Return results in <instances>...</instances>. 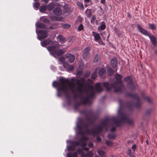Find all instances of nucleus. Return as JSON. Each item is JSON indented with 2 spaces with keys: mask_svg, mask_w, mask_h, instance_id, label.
Here are the masks:
<instances>
[{
  "mask_svg": "<svg viewBox=\"0 0 157 157\" xmlns=\"http://www.w3.org/2000/svg\"><path fill=\"white\" fill-rule=\"evenodd\" d=\"M70 27V25L68 24H65L64 25H63V29H67Z\"/></svg>",
  "mask_w": 157,
  "mask_h": 157,
  "instance_id": "nucleus-46",
  "label": "nucleus"
},
{
  "mask_svg": "<svg viewBox=\"0 0 157 157\" xmlns=\"http://www.w3.org/2000/svg\"><path fill=\"white\" fill-rule=\"evenodd\" d=\"M148 28L151 30H156L157 29V26L154 23H149L148 24Z\"/></svg>",
  "mask_w": 157,
  "mask_h": 157,
  "instance_id": "nucleus-21",
  "label": "nucleus"
},
{
  "mask_svg": "<svg viewBox=\"0 0 157 157\" xmlns=\"http://www.w3.org/2000/svg\"><path fill=\"white\" fill-rule=\"evenodd\" d=\"M82 149L86 151H88L89 150V148L88 147H84Z\"/></svg>",
  "mask_w": 157,
  "mask_h": 157,
  "instance_id": "nucleus-58",
  "label": "nucleus"
},
{
  "mask_svg": "<svg viewBox=\"0 0 157 157\" xmlns=\"http://www.w3.org/2000/svg\"><path fill=\"white\" fill-rule=\"evenodd\" d=\"M82 137L79 140V141L81 142V146L82 147H85L86 145V141L87 140V137L84 136V135H81Z\"/></svg>",
  "mask_w": 157,
  "mask_h": 157,
  "instance_id": "nucleus-12",
  "label": "nucleus"
},
{
  "mask_svg": "<svg viewBox=\"0 0 157 157\" xmlns=\"http://www.w3.org/2000/svg\"><path fill=\"white\" fill-rule=\"evenodd\" d=\"M96 140L97 141L99 142L101 141V139L99 137H96Z\"/></svg>",
  "mask_w": 157,
  "mask_h": 157,
  "instance_id": "nucleus-57",
  "label": "nucleus"
},
{
  "mask_svg": "<svg viewBox=\"0 0 157 157\" xmlns=\"http://www.w3.org/2000/svg\"><path fill=\"white\" fill-rule=\"evenodd\" d=\"M60 82L54 81L52 83V86L57 88V96L60 97L62 95L61 91H62L67 98L68 104H71V97L69 95V90H71L72 93H75L74 86L77 85L76 90L78 93L77 94H75L73 98L74 99L79 97L80 99V103H76L74 105V108L75 111L78 110L79 106L81 104L85 105L90 103L89 98H93L94 94V90L91 86H90V89L84 88V84L86 82V80L83 78L81 77L80 79L75 77L72 78L71 79V85L70 82L68 79L63 77L60 78Z\"/></svg>",
  "mask_w": 157,
  "mask_h": 157,
  "instance_id": "nucleus-1",
  "label": "nucleus"
},
{
  "mask_svg": "<svg viewBox=\"0 0 157 157\" xmlns=\"http://www.w3.org/2000/svg\"><path fill=\"white\" fill-rule=\"evenodd\" d=\"M145 99L148 103H151V101L149 98L147 97Z\"/></svg>",
  "mask_w": 157,
  "mask_h": 157,
  "instance_id": "nucleus-52",
  "label": "nucleus"
},
{
  "mask_svg": "<svg viewBox=\"0 0 157 157\" xmlns=\"http://www.w3.org/2000/svg\"><path fill=\"white\" fill-rule=\"evenodd\" d=\"M121 120L122 121L126 122L128 124L131 125L133 124V121L128 118L127 116L123 113L122 116L121 117Z\"/></svg>",
  "mask_w": 157,
  "mask_h": 157,
  "instance_id": "nucleus-10",
  "label": "nucleus"
},
{
  "mask_svg": "<svg viewBox=\"0 0 157 157\" xmlns=\"http://www.w3.org/2000/svg\"><path fill=\"white\" fill-rule=\"evenodd\" d=\"M94 89L97 92H100L103 90V89L101 87L100 83H96L94 86Z\"/></svg>",
  "mask_w": 157,
  "mask_h": 157,
  "instance_id": "nucleus-17",
  "label": "nucleus"
},
{
  "mask_svg": "<svg viewBox=\"0 0 157 157\" xmlns=\"http://www.w3.org/2000/svg\"><path fill=\"white\" fill-rule=\"evenodd\" d=\"M107 137L109 139H113L116 137V135L114 134H109L108 135Z\"/></svg>",
  "mask_w": 157,
  "mask_h": 157,
  "instance_id": "nucleus-38",
  "label": "nucleus"
},
{
  "mask_svg": "<svg viewBox=\"0 0 157 157\" xmlns=\"http://www.w3.org/2000/svg\"><path fill=\"white\" fill-rule=\"evenodd\" d=\"M47 31L46 30H40L38 31V33L40 36L37 35V38L40 40L46 38L48 36Z\"/></svg>",
  "mask_w": 157,
  "mask_h": 157,
  "instance_id": "nucleus-8",
  "label": "nucleus"
},
{
  "mask_svg": "<svg viewBox=\"0 0 157 157\" xmlns=\"http://www.w3.org/2000/svg\"><path fill=\"white\" fill-rule=\"evenodd\" d=\"M107 72L108 75L111 76L113 74V71L111 67H109L107 69Z\"/></svg>",
  "mask_w": 157,
  "mask_h": 157,
  "instance_id": "nucleus-31",
  "label": "nucleus"
},
{
  "mask_svg": "<svg viewBox=\"0 0 157 157\" xmlns=\"http://www.w3.org/2000/svg\"><path fill=\"white\" fill-rule=\"evenodd\" d=\"M105 2V0H101L100 1V3L101 4H104Z\"/></svg>",
  "mask_w": 157,
  "mask_h": 157,
  "instance_id": "nucleus-61",
  "label": "nucleus"
},
{
  "mask_svg": "<svg viewBox=\"0 0 157 157\" xmlns=\"http://www.w3.org/2000/svg\"><path fill=\"white\" fill-rule=\"evenodd\" d=\"M65 56L68 58V61L71 63H73L75 59V57L74 55H71L70 53H67L65 55Z\"/></svg>",
  "mask_w": 157,
  "mask_h": 157,
  "instance_id": "nucleus-16",
  "label": "nucleus"
},
{
  "mask_svg": "<svg viewBox=\"0 0 157 157\" xmlns=\"http://www.w3.org/2000/svg\"><path fill=\"white\" fill-rule=\"evenodd\" d=\"M105 144L108 146H112L113 145V143L112 142L106 140L105 141Z\"/></svg>",
  "mask_w": 157,
  "mask_h": 157,
  "instance_id": "nucleus-45",
  "label": "nucleus"
},
{
  "mask_svg": "<svg viewBox=\"0 0 157 157\" xmlns=\"http://www.w3.org/2000/svg\"><path fill=\"white\" fill-rule=\"evenodd\" d=\"M67 157H77V153L76 152L74 153L69 152L67 154Z\"/></svg>",
  "mask_w": 157,
  "mask_h": 157,
  "instance_id": "nucleus-27",
  "label": "nucleus"
},
{
  "mask_svg": "<svg viewBox=\"0 0 157 157\" xmlns=\"http://www.w3.org/2000/svg\"><path fill=\"white\" fill-rule=\"evenodd\" d=\"M53 12L57 16L61 15L62 14V11L60 8L56 7L53 10Z\"/></svg>",
  "mask_w": 157,
  "mask_h": 157,
  "instance_id": "nucleus-14",
  "label": "nucleus"
},
{
  "mask_svg": "<svg viewBox=\"0 0 157 157\" xmlns=\"http://www.w3.org/2000/svg\"><path fill=\"white\" fill-rule=\"evenodd\" d=\"M47 9H48L49 11H50L54 7L55 5L54 3H51L47 6Z\"/></svg>",
  "mask_w": 157,
  "mask_h": 157,
  "instance_id": "nucleus-24",
  "label": "nucleus"
},
{
  "mask_svg": "<svg viewBox=\"0 0 157 157\" xmlns=\"http://www.w3.org/2000/svg\"><path fill=\"white\" fill-rule=\"evenodd\" d=\"M63 66L65 68H66L70 71H72L74 68V67L72 65L68 66V63H63Z\"/></svg>",
  "mask_w": 157,
  "mask_h": 157,
  "instance_id": "nucleus-22",
  "label": "nucleus"
},
{
  "mask_svg": "<svg viewBox=\"0 0 157 157\" xmlns=\"http://www.w3.org/2000/svg\"><path fill=\"white\" fill-rule=\"evenodd\" d=\"M116 128L115 127H112L111 129V131L112 132H114L115 131Z\"/></svg>",
  "mask_w": 157,
  "mask_h": 157,
  "instance_id": "nucleus-56",
  "label": "nucleus"
},
{
  "mask_svg": "<svg viewBox=\"0 0 157 157\" xmlns=\"http://www.w3.org/2000/svg\"><path fill=\"white\" fill-rule=\"evenodd\" d=\"M122 101L121 100H119V104H120V107H121L122 106Z\"/></svg>",
  "mask_w": 157,
  "mask_h": 157,
  "instance_id": "nucleus-60",
  "label": "nucleus"
},
{
  "mask_svg": "<svg viewBox=\"0 0 157 157\" xmlns=\"http://www.w3.org/2000/svg\"><path fill=\"white\" fill-rule=\"evenodd\" d=\"M82 73V71H79L77 72L76 75L77 76H79Z\"/></svg>",
  "mask_w": 157,
  "mask_h": 157,
  "instance_id": "nucleus-51",
  "label": "nucleus"
},
{
  "mask_svg": "<svg viewBox=\"0 0 157 157\" xmlns=\"http://www.w3.org/2000/svg\"><path fill=\"white\" fill-rule=\"evenodd\" d=\"M64 60V58L63 57H61L59 59V61L61 63L63 62Z\"/></svg>",
  "mask_w": 157,
  "mask_h": 157,
  "instance_id": "nucleus-49",
  "label": "nucleus"
},
{
  "mask_svg": "<svg viewBox=\"0 0 157 157\" xmlns=\"http://www.w3.org/2000/svg\"><path fill=\"white\" fill-rule=\"evenodd\" d=\"M127 85L129 88L132 90H135L137 86L136 83L133 82L132 81L130 82H128Z\"/></svg>",
  "mask_w": 157,
  "mask_h": 157,
  "instance_id": "nucleus-11",
  "label": "nucleus"
},
{
  "mask_svg": "<svg viewBox=\"0 0 157 157\" xmlns=\"http://www.w3.org/2000/svg\"><path fill=\"white\" fill-rule=\"evenodd\" d=\"M86 119L87 121H89L91 124H93L94 123V121L90 120L89 117H87Z\"/></svg>",
  "mask_w": 157,
  "mask_h": 157,
  "instance_id": "nucleus-50",
  "label": "nucleus"
},
{
  "mask_svg": "<svg viewBox=\"0 0 157 157\" xmlns=\"http://www.w3.org/2000/svg\"><path fill=\"white\" fill-rule=\"evenodd\" d=\"M87 82H89V83H93V81L92 80H90V79H88Z\"/></svg>",
  "mask_w": 157,
  "mask_h": 157,
  "instance_id": "nucleus-59",
  "label": "nucleus"
},
{
  "mask_svg": "<svg viewBox=\"0 0 157 157\" xmlns=\"http://www.w3.org/2000/svg\"><path fill=\"white\" fill-rule=\"evenodd\" d=\"M51 69L52 70H55L56 69V67L55 66H51Z\"/></svg>",
  "mask_w": 157,
  "mask_h": 157,
  "instance_id": "nucleus-55",
  "label": "nucleus"
},
{
  "mask_svg": "<svg viewBox=\"0 0 157 157\" xmlns=\"http://www.w3.org/2000/svg\"><path fill=\"white\" fill-rule=\"evenodd\" d=\"M122 77L121 75L117 73L115 75V78L116 79L115 82L110 84L107 82H105L102 83V85L107 91H110L111 88H114L115 92H121L124 87L121 80Z\"/></svg>",
  "mask_w": 157,
  "mask_h": 157,
  "instance_id": "nucleus-3",
  "label": "nucleus"
},
{
  "mask_svg": "<svg viewBox=\"0 0 157 157\" xmlns=\"http://www.w3.org/2000/svg\"><path fill=\"white\" fill-rule=\"evenodd\" d=\"M92 34L94 37V40L96 42H99V41L101 39L99 34L94 32H92Z\"/></svg>",
  "mask_w": 157,
  "mask_h": 157,
  "instance_id": "nucleus-19",
  "label": "nucleus"
},
{
  "mask_svg": "<svg viewBox=\"0 0 157 157\" xmlns=\"http://www.w3.org/2000/svg\"><path fill=\"white\" fill-rule=\"evenodd\" d=\"M93 155V152L92 151H89L86 154V156L88 157H92Z\"/></svg>",
  "mask_w": 157,
  "mask_h": 157,
  "instance_id": "nucleus-43",
  "label": "nucleus"
},
{
  "mask_svg": "<svg viewBox=\"0 0 157 157\" xmlns=\"http://www.w3.org/2000/svg\"><path fill=\"white\" fill-rule=\"evenodd\" d=\"M71 144L74 146H75H75H78L79 145H81V144L79 140L78 141L71 142Z\"/></svg>",
  "mask_w": 157,
  "mask_h": 157,
  "instance_id": "nucleus-33",
  "label": "nucleus"
},
{
  "mask_svg": "<svg viewBox=\"0 0 157 157\" xmlns=\"http://www.w3.org/2000/svg\"><path fill=\"white\" fill-rule=\"evenodd\" d=\"M90 48L89 47H86L83 50V53L82 55L83 59H88L90 55Z\"/></svg>",
  "mask_w": 157,
  "mask_h": 157,
  "instance_id": "nucleus-9",
  "label": "nucleus"
},
{
  "mask_svg": "<svg viewBox=\"0 0 157 157\" xmlns=\"http://www.w3.org/2000/svg\"><path fill=\"white\" fill-rule=\"evenodd\" d=\"M83 29V26L82 24H81L78 27V30L79 31L82 30Z\"/></svg>",
  "mask_w": 157,
  "mask_h": 157,
  "instance_id": "nucleus-47",
  "label": "nucleus"
},
{
  "mask_svg": "<svg viewBox=\"0 0 157 157\" xmlns=\"http://www.w3.org/2000/svg\"><path fill=\"white\" fill-rule=\"evenodd\" d=\"M100 57L99 55L98 54H96L94 59V62H98L99 60L100 59Z\"/></svg>",
  "mask_w": 157,
  "mask_h": 157,
  "instance_id": "nucleus-42",
  "label": "nucleus"
},
{
  "mask_svg": "<svg viewBox=\"0 0 157 157\" xmlns=\"http://www.w3.org/2000/svg\"><path fill=\"white\" fill-rule=\"evenodd\" d=\"M49 0H42L43 2H44L45 3H47L48 2Z\"/></svg>",
  "mask_w": 157,
  "mask_h": 157,
  "instance_id": "nucleus-63",
  "label": "nucleus"
},
{
  "mask_svg": "<svg viewBox=\"0 0 157 157\" xmlns=\"http://www.w3.org/2000/svg\"><path fill=\"white\" fill-rule=\"evenodd\" d=\"M77 5L80 9L82 10L83 9L84 7L83 4L81 2H78L77 3Z\"/></svg>",
  "mask_w": 157,
  "mask_h": 157,
  "instance_id": "nucleus-44",
  "label": "nucleus"
},
{
  "mask_svg": "<svg viewBox=\"0 0 157 157\" xmlns=\"http://www.w3.org/2000/svg\"><path fill=\"white\" fill-rule=\"evenodd\" d=\"M47 10V6H40L39 9V10L41 13H44Z\"/></svg>",
  "mask_w": 157,
  "mask_h": 157,
  "instance_id": "nucleus-26",
  "label": "nucleus"
},
{
  "mask_svg": "<svg viewBox=\"0 0 157 157\" xmlns=\"http://www.w3.org/2000/svg\"><path fill=\"white\" fill-rule=\"evenodd\" d=\"M90 75V72L87 71L84 73L83 77L85 78H87Z\"/></svg>",
  "mask_w": 157,
  "mask_h": 157,
  "instance_id": "nucleus-40",
  "label": "nucleus"
},
{
  "mask_svg": "<svg viewBox=\"0 0 157 157\" xmlns=\"http://www.w3.org/2000/svg\"><path fill=\"white\" fill-rule=\"evenodd\" d=\"M88 146L90 147H92L93 146V144L92 143H90L88 144Z\"/></svg>",
  "mask_w": 157,
  "mask_h": 157,
  "instance_id": "nucleus-53",
  "label": "nucleus"
},
{
  "mask_svg": "<svg viewBox=\"0 0 157 157\" xmlns=\"http://www.w3.org/2000/svg\"><path fill=\"white\" fill-rule=\"evenodd\" d=\"M124 80L125 82H130L132 81V79L130 76H128L125 77Z\"/></svg>",
  "mask_w": 157,
  "mask_h": 157,
  "instance_id": "nucleus-36",
  "label": "nucleus"
},
{
  "mask_svg": "<svg viewBox=\"0 0 157 157\" xmlns=\"http://www.w3.org/2000/svg\"><path fill=\"white\" fill-rule=\"evenodd\" d=\"M64 8L65 9V11L66 12H68L69 11V9L66 8L65 7H64Z\"/></svg>",
  "mask_w": 157,
  "mask_h": 157,
  "instance_id": "nucleus-62",
  "label": "nucleus"
},
{
  "mask_svg": "<svg viewBox=\"0 0 157 157\" xmlns=\"http://www.w3.org/2000/svg\"><path fill=\"white\" fill-rule=\"evenodd\" d=\"M106 73V70L105 69L101 68L98 71V74L100 76H102L105 74Z\"/></svg>",
  "mask_w": 157,
  "mask_h": 157,
  "instance_id": "nucleus-23",
  "label": "nucleus"
},
{
  "mask_svg": "<svg viewBox=\"0 0 157 157\" xmlns=\"http://www.w3.org/2000/svg\"><path fill=\"white\" fill-rule=\"evenodd\" d=\"M98 154L101 156H104L105 155V152L101 150H98L97 151Z\"/></svg>",
  "mask_w": 157,
  "mask_h": 157,
  "instance_id": "nucleus-34",
  "label": "nucleus"
},
{
  "mask_svg": "<svg viewBox=\"0 0 157 157\" xmlns=\"http://www.w3.org/2000/svg\"><path fill=\"white\" fill-rule=\"evenodd\" d=\"M137 28L140 33L149 37L151 42L154 46H155L157 45V40L154 35L149 34L146 30L141 27L139 25H137Z\"/></svg>",
  "mask_w": 157,
  "mask_h": 157,
  "instance_id": "nucleus-4",
  "label": "nucleus"
},
{
  "mask_svg": "<svg viewBox=\"0 0 157 157\" xmlns=\"http://www.w3.org/2000/svg\"><path fill=\"white\" fill-rule=\"evenodd\" d=\"M52 42V40L48 38L42 41H41L40 44L42 47H46L47 45L50 44Z\"/></svg>",
  "mask_w": 157,
  "mask_h": 157,
  "instance_id": "nucleus-13",
  "label": "nucleus"
},
{
  "mask_svg": "<svg viewBox=\"0 0 157 157\" xmlns=\"http://www.w3.org/2000/svg\"><path fill=\"white\" fill-rule=\"evenodd\" d=\"M111 65L113 68H115L117 66V61L116 58H112L111 60Z\"/></svg>",
  "mask_w": 157,
  "mask_h": 157,
  "instance_id": "nucleus-20",
  "label": "nucleus"
},
{
  "mask_svg": "<svg viewBox=\"0 0 157 157\" xmlns=\"http://www.w3.org/2000/svg\"><path fill=\"white\" fill-rule=\"evenodd\" d=\"M43 22L45 23H48L50 22L49 20L47 18H45L42 21Z\"/></svg>",
  "mask_w": 157,
  "mask_h": 157,
  "instance_id": "nucleus-48",
  "label": "nucleus"
},
{
  "mask_svg": "<svg viewBox=\"0 0 157 157\" xmlns=\"http://www.w3.org/2000/svg\"><path fill=\"white\" fill-rule=\"evenodd\" d=\"M36 26L38 28L41 29L45 28L46 26L42 23H38L36 24Z\"/></svg>",
  "mask_w": 157,
  "mask_h": 157,
  "instance_id": "nucleus-25",
  "label": "nucleus"
},
{
  "mask_svg": "<svg viewBox=\"0 0 157 157\" xmlns=\"http://www.w3.org/2000/svg\"><path fill=\"white\" fill-rule=\"evenodd\" d=\"M64 53V52L61 49H58V51L57 52H56V55H57L58 56H59L62 55H63V53Z\"/></svg>",
  "mask_w": 157,
  "mask_h": 157,
  "instance_id": "nucleus-28",
  "label": "nucleus"
},
{
  "mask_svg": "<svg viewBox=\"0 0 157 157\" xmlns=\"http://www.w3.org/2000/svg\"><path fill=\"white\" fill-rule=\"evenodd\" d=\"M97 71H94V72H93L91 76V79H95L97 77Z\"/></svg>",
  "mask_w": 157,
  "mask_h": 157,
  "instance_id": "nucleus-35",
  "label": "nucleus"
},
{
  "mask_svg": "<svg viewBox=\"0 0 157 157\" xmlns=\"http://www.w3.org/2000/svg\"><path fill=\"white\" fill-rule=\"evenodd\" d=\"M96 20V17L95 15H93L92 16L91 20L90 22L92 24H94L95 22V21Z\"/></svg>",
  "mask_w": 157,
  "mask_h": 157,
  "instance_id": "nucleus-41",
  "label": "nucleus"
},
{
  "mask_svg": "<svg viewBox=\"0 0 157 157\" xmlns=\"http://www.w3.org/2000/svg\"><path fill=\"white\" fill-rule=\"evenodd\" d=\"M120 114L121 117H120L121 119L120 120H118L117 118L116 117H113L111 118H106L104 119L101 121V124L102 125L103 128H107L109 123L111 121H113L114 124L117 126L118 127L120 126L121 122H123L121 120V117L122 116L123 113H121Z\"/></svg>",
  "mask_w": 157,
  "mask_h": 157,
  "instance_id": "nucleus-5",
  "label": "nucleus"
},
{
  "mask_svg": "<svg viewBox=\"0 0 157 157\" xmlns=\"http://www.w3.org/2000/svg\"><path fill=\"white\" fill-rule=\"evenodd\" d=\"M106 28V24L104 21H102L100 24V25L97 28L99 32L104 30Z\"/></svg>",
  "mask_w": 157,
  "mask_h": 157,
  "instance_id": "nucleus-15",
  "label": "nucleus"
},
{
  "mask_svg": "<svg viewBox=\"0 0 157 157\" xmlns=\"http://www.w3.org/2000/svg\"><path fill=\"white\" fill-rule=\"evenodd\" d=\"M126 96L131 97L134 99H136L137 101V103L135 105H134L133 101H128L127 102V105L128 108L132 109L134 107L136 108H138L141 105V104L140 103V99L136 94H133L132 93H127L126 94Z\"/></svg>",
  "mask_w": 157,
  "mask_h": 157,
  "instance_id": "nucleus-6",
  "label": "nucleus"
},
{
  "mask_svg": "<svg viewBox=\"0 0 157 157\" xmlns=\"http://www.w3.org/2000/svg\"><path fill=\"white\" fill-rule=\"evenodd\" d=\"M136 145L135 144L133 145L132 146V149L134 150V151L135 150V149L136 148Z\"/></svg>",
  "mask_w": 157,
  "mask_h": 157,
  "instance_id": "nucleus-54",
  "label": "nucleus"
},
{
  "mask_svg": "<svg viewBox=\"0 0 157 157\" xmlns=\"http://www.w3.org/2000/svg\"><path fill=\"white\" fill-rule=\"evenodd\" d=\"M40 5V3L38 2H34L33 3V7L35 10H37Z\"/></svg>",
  "mask_w": 157,
  "mask_h": 157,
  "instance_id": "nucleus-32",
  "label": "nucleus"
},
{
  "mask_svg": "<svg viewBox=\"0 0 157 157\" xmlns=\"http://www.w3.org/2000/svg\"><path fill=\"white\" fill-rule=\"evenodd\" d=\"M84 121L80 117H78L76 123V126L75 129L76 130L78 134L83 135L85 134L95 135L100 134L103 129L101 122V124L97 125L95 130L94 128L91 130L88 129L89 124H84Z\"/></svg>",
  "mask_w": 157,
  "mask_h": 157,
  "instance_id": "nucleus-2",
  "label": "nucleus"
},
{
  "mask_svg": "<svg viewBox=\"0 0 157 157\" xmlns=\"http://www.w3.org/2000/svg\"><path fill=\"white\" fill-rule=\"evenodd\" d=\"M50 18L52 21H60L61 20L60 18L57 17L55 16H51Z\"/></svg>",
  "mask_w": 157,
  "mask_h": 157,
  "instance_id": "nucleus-29",
  "label": "nucleus"
},
{
  "mask_svg": "<svg viewBox=\"0 0 157 157\" xmlns=\"http://www.w3.org/2000/svg\"><path fill=\"white\" fill-rule=\"evenodd\" d=\"M46 47L48 51L50 52V54L56 57V52L58 51V49H59L58 46L56 44H54L49 46L48 47Z\"/></svg>",
  "mask_w": 157,
  "mask_h": 157,
  "instance_id": "nucleus-7",
  "label": "nucleus"
},
{
  "mask_svg": "<svg viewBox=\"0 0 157 157\" xmlns=\"http://www.w3.org/2000/svg\"><path fill=\"white\" fill-rule=\"evenodd\" d=\"M82 112L86 116H89L90 117H93L94 116V113L92 110L88 111L84 110Z\"/></svg>",
  "mask_w": 157,
  "mask_h": 157,
  "instance_id": "nucleus-18",
  "label": "nucleus"
},
{
  "mask_svg": "<svg viewBox=\"0 0 157 157\" xmlns=\"http://www.w3.org/2000/svg\"><path fill=\"white\" fill-rule=\"evenodd\" d=\"M57 38L60 42L63 41L65 40L64 38L62 35L58 36Z\"/></svg>",
  "mask_w": 157,
  "mask_h": 157,
  "instance_id": "nucleus-39",
  "label": "nucleus"
},
{
  "mask_svg": "<svg viewBox=\"0 0 157 157\" xmlns=\"http://www.w3.org/2000/svg\"><path fill=\"white\" fill-rule=\"evenodd\" d=\"M88 10V9H87L85 11V13L86 14L87 17H89L91 16V13L90 11H87Z\"/></svg>",
  "mask_w": 157,
  "mask_h": 157,
  "instance_id": "nucleus-37",
  "label": "nucleus"
},
{
  "mask_svg": "<svg viewBox=\"0 0 157 157\" xmlns=\"http://www.w3.org/2000/svg\"><path fill=\"white\" fill-rule=\"evenodd\" d=\"M67 148L68 151H74L75 150V146L71 145L67 146Z\"/></svg>",
  "mask_w": 157,
  "mask_h": 157,
  "instance_id": "nucleus-30",
  "label": "nucleus"
},
{
  "mask_svg": "<svg viewBox=\"0 0 157 157\" xmlns=\"http://www.w3.org/2000/svg\"><path fill=\"white\" fill-rule=\"evenodd\" d=\"M131 150L130 149H129L128 150V153L129 154H131Z\"/></svg>",
  "mask_w": 157,
  "mask_h": 157,
  "instance_id": "nucleus-64",
  "label": "nucleus"
}]
</instances>
